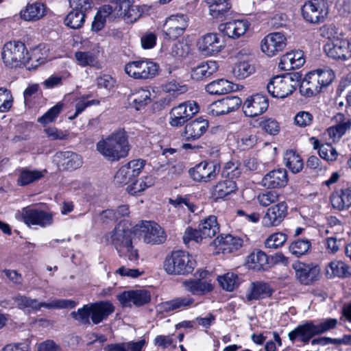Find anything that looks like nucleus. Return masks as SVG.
I'll return each instance as SVG.
<instances>
[{
    "label": "nucleus",
    "mask_w": 351,
    "mask_h": 351,
    "mask_svg": "<svg viewBox=\"0 0 351 351\" xmlns=\"http://www.w3.org/2000/svg\"><path fill=\"white\" fill-rule=\"evenodd\" d=\"M134 3L135 0H112V5L100 7L92 23V29L95 32L101 29L113 12L128 23L136 22L150 8L146 5H135Z\"/></svg>",
    "instance_id": "1"
},
{
    "label": "nucleus",
    "mask_w": 351,
    "mask_h": 351,
    "mask_svg": "<svg viewBox=\"0 0 351 351\" xmlns=\"http://www.w3.org/2000/svg\"><path fill=\"white\" fill-rule=\"evenodd\" d=\"M130 146L125 131L118 130L101 138L96 144L97 151L108 160L119 161L125 158Z\"/></svg>",
    "instance_id": "2"
},
{
    "label": "nucleus",
    "mask_w": 351,
    "mask_h": 351,
    "mask_svg": "<svg viewBox=\"0 0 351 351\" xmlns=\"http://www.w3.org/2000/svg\"><path fill=\"white\" fill-rule=\"evenodd\" d=\"M132 235L131 229L123 221L118 223L110 233L106 235V240L116 247L121 257L134 261L138 258V254L132 245Z\"/></svg>",
    "instance_id": "3"
},
{
    "label": "nucleus",
    "mask_w": 351,
    "mask_h": 351,
    "mask_svg": "<svg viewBox=\"0 0 351 351\" xmlns=\"http://www.w3.org/2000/svg\"><path fill=\"white\" fill-rule=\"evenodd\" d=\"M335 77V73L328 67L311 71L305 75L301 82L300 93L306 97L315 95L324 88L328 86Z\"/></svg>",
    "instance_id": "4"
},
{
    "label": "nucleus",
    "mask_w": 351,
    "mask_h": 351,
    "mask_svg": "<svg viewBox=\"0 0 351 351\" xmlns=\"http://www.w3.org/2000/svg\"><path fill=\"white\" fill-rule=\"evenodd\" d=\"M300 80L301 75L298 72L285 73L272 77L267 88L274 97L283 99L295 90Z\"/></svg>",
    "instance_id": "5"
},
{
    "label": "nucleus",
    "mask_w": 351,
    "mask_h": 351,
    "mask_svg": "<svg viewBox=\"0 0 351 351\" xmlns=\"http://www.w3.org/2000/svg\"><path fill=\"white\" fill-rule=\"evenodd\" d=\"M195 265V261L189 253L177 250L166 257L163 267L169 274L184 275L191 273Z\"/></svg>",
    "instance_id": "6"
},
{
    "label": "nucleus",
    "mask_w": 351,
    "mask_h": 351,
    "mask_svg": "<svg viewBox=\"0 0 351 351\" xmlns=\"http://www.w3.org/2000/svg\"><path fill=\"white\" fill-rule=\"evenodd\" d=\"M27 47L19 40L6 42L1 48V60L6 67L21 68L27 66Z\"/></svg>",
    "instance_id": "7"
},
{
    "label": "nucleus",
    "mask_w": 351,
    "mask_h": 351,
    "mask_svg": "<svg viewBox=\"0 0 351 351\" xmlns=\"http://www.w3.org/2000/svg\"><path fill=\"white\" fill-rule=\"evenodd\" d=\"M336 28L334 25L326 27L329 40L325 44L324 49L326 55L336 60L345 61L351 58V43L345 38L333 35Z\"/></svg>",
    "instance_id": "8"
},
{
    "label": "nucleus",
    "mask_w": 351,
    "mask_h": 351,
    "mask_svg": "<svg viewBox=\"0 0 351 351\" xmlns=\"http://www.w3.org/2000/svg\"><path fill=\"white\" fill-rule=\"evenodd\" d=\"M219 232V225L214 215L201 220L197 229L187 228L183 236V241L188 243L191 241L196 243L202 242L204 239H211Z\"/></svg>",
    "instance_id": "9"
},
{
    "label": "nucleus",
    "mask_w": 351,
    "mask_h": 351,
    "mask_svg": "<svg viewBox=\"0 0 351 351\" xmlns=\"http://www.w3.org/2000/svg\"><path fill=\"white\" fill-rule=\"evenodd\" d=\"M16 306L23 310L37 311L42 307L46 308H73L77 302L72 300H56L51 302H41L25 295H17L14 298Z\"/></svg>",
    "instance_id": "10"
},
{
    "label": "nucleus",
    "mask_w": 351,
    "mask_h": 351,
    "mask_svg": "<svg viewBox=\"0 0 351 351\" xmlns=\"http://www.w3.org/2000/svg\"><path fill=\"white\" fill-rule=\"evenodd\" d=\"M16 217L23 221L27 226H38L41 228H46L52 225L53 222V215L42 209L27 206L16 215Z\"/></svg>",
    "instance_id": "11"
},
{
    "label": "nucleus",
    "mask_w": 351,
    "mask_h": 351,
    "mask_svg": "<svg viewBox=\"0 0 351 351\" xmlns=\"http://www.w3.org/2000/svg\"><path fill=\"white\" fill-rule=\"evenodd\" d=\"M125 72L136 80H147L154 77L159 71V66L149 60L131 61L125 65Z\"/></svg>",
    "instance_id": "12"
},
{
    "label": "nucleus",
    "mask_w": 351,
    "mask_h": 351,
    "mask_svg": "<svg viewBox=\"0 0 351 351\" xmlns=\"http://www.w3.org/2000/svg\"><path fill=\"white\" fill-rule=\"evenodd\" d=\"M303 19L312 24L324 23L328 15V5L326 0H308L301 8Z\"/></svg>",
    "instance_id": "13"
},
{
    "label": "nucleus",
    "mask_w": 351,
    "mask_h": 351,
    "mask_svg": "<svg viewBox=\"0 0 351 351\" xmlns=\"http://www.w3.org/2000/svg\"><path fill=\"white\" fill-rule=\"evenodd\" d=\"M134 231L148 244H161L167 239L162 227L154 221H142L134 226Z\"/></svg>",
    "instance_id": "14"
},
{
    "label": "nucleus",
    "mask_w": 351,
    "mask_h": 351,
    "mask_svg": "<svg viewBox=\"0 0 351 351\" xmlns=\"http://www.w3.org/2000/svg\"><path fill=\"white\" fill-rule=\"evenodd\" d=\"M199 112V106L194 101H187L171 108L169 123L172 127H180Z\"/></svg>",
    "instance_id": "15"
},
{
    "label": "nucleus",
    "mask_w": 351,
    "mask_h": 351,
    "mask_svg": "<svg viewBox=\"0 0 351 351\" xmlns=\"http://www.w3.org/2000/svg\"><path fill=\"white\" fill-rule=\"evenodd\" d=\"M226 47V42L222 36L216 32L203 35L197 42V48L201 53L212 56L219 53Z\"/></svg>",
    "instance_id": "16"
},
{
    "label": "nucleus",
    "mask_w": 351,
    "mask_h": 351,
    "mask_svg": "<svg viewBox=\"0 0 351 351\" xmlns=\"http://www.w3.org/2000/svg\"><path fill=\"white\" fill-rule=\"evenodd\" d=\"M145 165V160L137 159L121 166L114 175V183L122 186L133 182L142 172Z\"/></svg>",
    "instance_id": "17"
},
{
    "label": "nucleus",
    "mask_w": 351,
    "mask_h": 351,
    "mask_svg": "<svg viewBox=\"0 0 351 351\" xmlns=\"http://www.w3.org/2000/svg\"><path fill=\"white\" fill-rule=\"evenodd\" d=\"M220 171L219 164L213 161L204 160L189 170L190 177L198 182H208L215 180Z\"/></svg>",
    "instance_id": "18"
},
{
    "label": "nucleus",
    "mask_w": 351,
    "mask_h": 351,
    "mask_svg": "<svg viewBox=\"0 0 351 351\" xmlns=\"http://www.w3.org/2000/svg\"><path fill=\"white\" fill-rule=\"evenodd\" d=\"M189 19L186 14H176L169 16L163 25L165 38L175 40L181 36L189 25Z\"/></svg>",
    "instance_id": "19"
},
{
    "label": "nucleus",
    "mask_w": 351,
    "mask_h": 351,
    "mask_svg": "<svg viewBox=\"0 0 351 351\" xmlns=\"http://www.w3.org/2000/svg\"><path fill=\"white\" fill-rule=\"evenodd\" d=\"M117 300L123 307H140L151 301L150 292L146 289L124 291L117 295Z\"/></svg>",
    "instance_id": "20"
},
{
    "label": "nucleus",
    "mask_w": 351,
    "mask_h": 351,
    "mask_svg": "<svg viewBox=\"0 0 351 351\" xmlns=\"http://www.w3.org/2000/svg\"><path fill=\"white\" fill-rule=\"evenodd\" d=\"M288 214V206L285 201L278 202L268 208L262 217L264 227L270 228L279 226Z\"/></svg>",
    "instance_id": "21"
},
{
    "label": "nucleus",
    "mask_w": 351,
    "mask_h": 351,
    "mask_svg": "<svg viewBox=\"0 0 351 351\" xmlns=\"http://www.w3.org/2000/svg\"><path fill=\"white\" fill-rule=\"evenodd\" d=\"M287 38L280 32L270 33L261 42V51L267 56L273 57L286 47Z\"/></svg>",
    "instance_id": "22"
},
{
    "label": "nucleus",
    "mask_w": 351,
    "mask_h": 351,
    "mask_svg": "<svg viewBox=\"0 0 351 351\" xmlns=\"http://www.w3.org/2000/svg\"><path fill=\"white\" fill-rule=\"evenodd\" d=\"M269 101L266 95L255 94L248 97L242 108L245 116L255 117L264 113L268 108Z\"/></svg>",
    "instance_id": "23"
},
{
    "label": "nucleus",
    "mask_w": 351,
    "mask_h": 351,
    "mask_svg": "<svg viewBox=\"0 0 351 351\" xmlns=\"http://www.w3.org/2000/svg\"><path fill=\"white\" fill-rule=\"evenodd\" d=\"M292 267L295 270L296 278L302 284L309 285L319 278L320 268L317 265L297 262L293 264Z\"/></svg>",
    "instance_id": "24"
},
{
    "label": "nucleus",
    "mask_w": 351,
    "mask_h": 351,
    "mask_svg": "<svg viewBox=\"0 0 351 351\" xmlns=\"http://www.w3.org/2000/svg\"><path fill=\"white\" fill-rule=\"evenodd\" d=\"M209 123L207 119L198 117L186 123L181 133V136L187 141L199 139L208 130Z\"/></svg>",
    "instance_id": "25"
},
{
    "label": "nucleus",
    "mask_w": 351,
    "mask_h": 351,
    "mask_svg": "<svg viewBox=\"0 0 351 351\" xmlns=\"http://www.w3.org/2000/svg\"><path fill=\"white\" fill-rule=\"evenodd\" d=\"M317 335L315 324L313 321H307L297 326L288 333L289 339L293 343L299 341L304 345L309 343L310 340Z\"/></svg>",
    "instance_id": "26"
},
{
    "label": "nucleus",
    "mask_w": 351,
    "mask_h": 351,
    "mask_svg": "<svg viewBox=\"0 0 351 351\" xmlns=\"http://www.w3.org/2000/svg\"><path fill=\"white\" fill-rule=\"evenodd\" d=\"M287 183V171L283 168L269 171L264 176L261 182L262 186L271 189L284 188Z\"/></svg>",
    "instance_id": "27"
},
{
    "label": "nucleus",
    "mask_w": 351,
    "mask_h": 351,
    "mask_svg": "<svg viewBox=\"0 0 351 351\" xmlns=\"http://www.w3.org/2000/svg\"><path fill=\"white\" fill-rule=\"evenodd\" d=\"M335 124L326 130V134L333 142L339 141V139L351 128V119H347L343 113H337L332 117Z\"/></svg>",
    "instance_id": "28"
},
{
    "label": "nucleus",
    "mask_w": 351,
    "mask_h": 351,
    "mask_svg": "<svg viewBox=\"0 0 351 351\" xmlns=\"http://www.w3.org/2000/svg\"><path fill=\"white\" fill-rule=\"evenodd\" d=\"M47 5L40 2L36 1L27 3L19 12L20 18L27 22H36L42 19L47 14Z\"/></svg>",
    "instance_id": "29"
},
{
    "label": "nucleus",
    "mask_w": 351,
    "mask_h": 351,
    "mask_svg": "<svg viewBox=\"0 0 351 351\" xmlns=\"http://www.w3.org/2000/svg\"><path fill=\"white\" fill-rule=\"evenodd\" d=\"M249 27L250 23L247 20H232L220 24L218 29L228 37L238 39L245 34Z\"/></svg>",
    "instance_id": "30"
},
{
    "label": "nucleus",
    "mask_w": 351,
    "mask_h": 351,
    "mask_svg": "<svg viewBox=\"0 0 351 351\" xmlns=\"http://www.w3.org/2000/svg\"><path fill=\"white\" fill-rule=\"evenodd\" d=\"M304 62V52L302 50H294L287 52L281 57L278 67L281 70L291 71L299 69Z\"/></svg>",
    "instance_id": "31"
},
{
    "label": "nucleus",
    "mask_w": 351,
    "mask_h": 351,
    "mask_svg": "<svg viewBox=\"0 0 351 351\" xmlns=\"http://www.w3.org/2000/svg\"><path fill=\"white\" fill-rule=\"evenodd\" d=\"M90 319L93 324H98L114 311L113 304L108 301L90 304Z\"/></svg>",
    "instance_id": "32"
},
{
    "label": "nucleus",
    "mask_w": 351,
    "mask_h": 351,
    "mask_svg": "<svg viewBox=\"0 0 351 351\" xmlns=\"http://www.w3.org/2000/svg\"><path fill=\"white\" fill-rule=\"evenodd\" d=\"M55 161L60 167L67 170L76 169L82 165V157L71 152H62L56 153Z\"/></svg>",
    "instance_id": "33"
},
{
    "label": "nucleus",
    "mask_w": 351,
    "mask_h": 351,
    "mask_svg": "<svg viewBox=\"0 0 351 351\" xmlns=\"http://www.w3.org/2000/svg\"><path fill=\"white\" fill-rule=\"evenodd\" d=\"M213 243L223 253H232L243 245V240L241 238L231 234L217 237Z\"/></svg>",
    "instance_id": "34"
},
{
    "label": "nucleus",
    "mask_w": 351,
    "mask_h": 351,
    "mask_svg": "<svg viewBox=\"0 0 351 351\" xmlns=\"http://www.w3.org/2000/svg\"><path fill=\"white\" fill-rule=\"evenodd\" d=\"M325 274L328 278H348L351 276V268L342 261L335 259L326 267Z\"/></svg>",
    "instance_id": "35"
},
{
    "label": "nucleus",
    "mask_w": 351,
    "mask_h": 351,
    "mask_svg": "<svg viewBox=\"0 0 351 351\" xmlns=\"http://www.w3.org/2000/svg\"><path fill=\"white\" fill-rule=\"evenodd\" d=\"M185 290L194 295H204L213 289L210 280L205 279L188 280L182 283Z\"/></svg>",
    "instance_id": "36"
},
{
    "label": "nucleus",
    "mask_w": 351,
    "mask_h": 351,
    "mask_svg": "<svg viewBox=\"0 0 351 351\" xmlns=\"http://www.w3.org/2000/svg\"><path fill=\"white\" fill-rule=\"evenodd\" d=\"M330 199L335 209L343 210L348 208L351 206V186L333 192Z\"/></svg>",
    "instance_id": "37"
},
{
    "label": "nucleus",
    "mask_w": 351,
    "mask_h": 351,
    "mask_svg": "<svg viewBox=\"0 0 351 351\" xmlns=\"http://www.w3.org/2000/svg\"><path fill=\"white\" fill-rule=\"evenodd\" d=\"M47 55V49L44 45L40 44L29 51L27 49V67H37L45 62Z\"/></svg>",
    "instance_id": "38"
},
{
    "label": "nucleus",
    "mask_w": 351,
    "mask_h": 351,
    "mask_svg": "<svg viewBox=\"0 0 351 351\" xmlns=\"http://www.w3.org/2000/svg\"><path fill=\"white\" fill-rule=\"evenodd\" d=\"M219 65L216 61L208 60L202 62L191 71V77L195 80L208 77L217 71Z\"/></svg>",
    "instance_id": "39"
},
{
    "label": "nucleus",
    "mask_w": 351,
    "mask_h": 351,
    "mask_svg": "<svg viewBox=\"0 0 351 351\" xmlns=\"http://www.w3.org/2000/svg\"><path fill=\"white\" fill-rule=\"evenodd\" d=\"M194 299L191 296L176 298L173 300L162 302L160 308L164 312L187 308L193 305Z\"/></svg>",
    "instance_id": "40"
},
{
    "label": "nucleus",
    "mask_w": 351,
    "mask_h": 351,
    "mask_svg": "<svg viewBox=\"0 0 351 351\" xmlns=\"http://www.w3.org/2000/svg\"><path fill=\"white\" fill-rule=\"evenodd\" d=\"M46 170L29 169L23 168L19 170L16 183L19 186H26L42 179Z\"/></svg>",
    "instance_id": "41"
},
{
    "label": "nucleus",
    "mask_w": 351,
    "mask_h": 351,
    "mask_svg": "<svg viewBox=\"0 0 351 351\" xmlns=\"http://www.w3.org/2000/svg\"><path fill=\"white\" fill-rule=\"evenodd\" d=\"M272 294L270 286L263 282H252L246 293L247 300H259L269 297Z\"/></svg>",
    "instance_id": "42"
},
{
    "label": "nucleus",
    "mask_w": 351,
    "mask_h": 351,
    "mask_svg": "<svg viewBox=\"0 0 351 351\" xmlns=\"http://www.w3.org/2000/svg\"><path fill=\"white\" fill-rule=\"evenodd\" d=\"M206 91L210 95H225L234 90V84L225 79H218L208 84Z\"/></svg>",
    "instance_id": "43"
},
{
    "label": "nucleus",
    "mask_w": 351,
    "mask_h": 351,
    "mask_svg": "<svg viewBox=\"0 0 351 351\" xmlns=\"http://www.w3.org/2000/svg\"><path fill=\"white\" fill-rule=\"evenodd\" d=\"M268 264L267 254L261 250H254L247 258L246 265L249 269L260 271L265 269Z\"/></svg>",
    "instance_id": "44"
},
{
    "label": "nucleus",
    "mask_w": 351,
    "mask_h": 351,
    "mask_svg": "<svg viewBox=\"0 0 351 351\" xmlns=\"http://www.w3.org/2000/svg\"><path fill=\"white\" fill-rule=\"evenodd\" d=\"M209 8L210 15L216 19L221 18L230 9L228 0H204Z\"/></svg>",
    "instance_id": "45"
},
{
    "label": "nucleus",
    "mask_w": 351,
    "mask_h": 351,
    "mask_svg": "<svg viewBox=\"0 0 351 351\" xmlns=\"http://www.w3.org/2000/svg\"><path fill=\"white\" fill-rule=\"evenodd\" d=\"M284 163L293 173L300 172L303 168V162L300 156L293 150H287L284 154Z\"/></svg>",
    "instance_id": "46"
},
{
    "label": "nucleus",
    "mask_w": 351,
    "mask_h": 351,
    "mask_svg": "<svg viewBox=\"0 0 351 351\" xmlns=\"http://www.w3.org/2000/svg\"><path fill=\"white\" fill-rule=\"evenodd\" d=\"M217 281L220 287L226 291H233L240 284L239 276L233 272H228L218 276Z\"/></svg>",
    "instance_id": "47"
},
{
    "label": "nucleus",
    "mask_w": 351,
    "mask_h": 351,
    "mask_svg": "<svg viewBox=\"0 0 351 351\" xmlns=\"http://www.w3.org/2000/svg\"><path fill=\"white\" fill-rule=\"evenodd\" d=\"M86 14L82 11L71 10L64 18V23L71 29H77L83 27L86 21Z\"/></svg>",
    "instance_id": "48"
},
{
    "label": "nucleus",
    "mask_w": 351,
    "mask_h": 351,
    "mask_svg": "<svg viewBox=\"0 0 351 351\" xmlns=\"http://www.w3.org/2000/svg\"><path fill=\"white\" fill-rule=\"evenodd\" d=\"M154 179L152 176L142 177L139 180H133L127 187L128 192L131 195H137L154 185Z\"/></svg>",
    "instance_id": "49"
},
{
    "label": "nucleus",
    "mask_w": 351,
    "mask_h": 351,
    "mask_svg": "<svg viewBox=\"0 0 351 351\" xmlns=\"http://www.w3.org/2000/svg\"><path fill=\"white\" fill-rule=\"evenodd\" d=\"M255 71V67L252 61L248 58L246 60H241L237 62L234 69L233 74L238 79H243Z\"/></svg>",
    "instance_id": "50"
},
{
    "label": "nucleus",
    "mask_w": 351,
    "mask_h": 351,
    "mask_svg": "<svg viewBox=\"0 0 351 351\" xmlns=\"http://www.w3.org/2000/svg\"><path fill=\"white\" fill-rule=\"evenodd\" d=\"M152 93L147 88H140L133 93V104L136 110H140L151 102Z\"/></svg>",
    "instance_id": "51"
},
{
    "label": "nucleus",
    "mask_w": 351,
    "mask_h": 351,
    "mask_svg": "<svg viewBox=\"0 0 351 351\" xmlns=\"http://www.w3.org/2000/svg\"><path fill=\"white\" fill-rule=\"evenodd\" d=\"M280 193L275 190L265 191L256 196L257 202L262 207H267L278 202Z\"/></svg>",
    "instance_id": "52"
},
{
    "label": "nucleus",
    "mask_w": 351,
    "mask_h": 351,
    "mask_svg": "<svg viewBox=\"0 0 351 351\" xmlns=\"http://www.w3.org/2000/svg\"><path fill=\"white\" fill-rule=\"evenodd\" d=\"M236 182L232 180L219 182L215 187V193L219 198H223L236 191Z\"/></svg>",
    "instance_id": "53"
},
{
    "label": "nucleus",
    "mask_w": 351,
    "mask_h": 351,
    "mask_svg": "<svg viewBox=\"0 0 351 351\" xmlns=\"http://www.w3.org/2000/svg\"><path fill=\"white\" fill-rule=\"evenodd\" d=\"M311 246V243L309 240L304 239H298L289 245V250L295 257H300L308 252Z\"/></svg>",
    "instance_id": "54"
},
{
    "label": "nucleus",
    "mask_w": 351,
    "mask_h": 351,
    "mask_svg": "<svg viewBox=\"0 0 351 351\" xmlns=\"http://www.w3.org/2000/svg\"><path fill=\"white\" fill-rule=\"evenodd\" d=\"M75 58L81 66H96L98 63L96 55L91 51H77Z\"/></svg>",
    "instance_id": "55"
},
{
    "label": "nucleus",
    "mask_w": 351,
    "mask_h": 351,
    "mask_svg": "<svg viewBox=\"0 0 351 351\" xmlns=\"http://www.w3.org/2000/svg\"><path fill=\"white\" fill-rule=\"evenodd\" d=\"M241 173V164L237 160H231L227 162L222 171L224 177L228 178L230 180L237 178Z\"/></svg>",
    "instance_id": "56"
},
{
    "label": "nucleus",
    "mask_w": 351,
    "mask_h": 351,
    "mask_svg": "<svg viewBox=\"0 0 351 351\" xmlns=\"http://www.w3.org/2000/svg\"><path fill=\"white\" fill-rule=\"evenodd\" d=\"M63 104L60 102L58 103L48 110L43 116L39 117L38 121L43 125H47L53 122L61 112Z\"/></svg>",
    "instance_id": "57"
},
{
    "label": "nucleus",
    "mask_w": 351,
    "mask_h": 351,
    "mask_svg": "<svg viewBox=\"0 0 351 351\" xmlns=\"http://www.w3.org/2000/svg\"><path fill=\"white\" fill-rule=\"evenodd\" d=\"M14 98L10 90L0 88V113L8 112L13 105Z\"/></svg>",
    "instance_id": "58"
},
{
    "label": "nucleus",
    "mask_w": 351,
    "mask_h": 351,
    "mask_svg": "<svg viewBox=\"0 0 351 351\" xmlns=\"http://www.w3.org/2000/svg\"><path fill=\"white\" fill-rule=\"evenodd\" d=\"M287 240V236L282 232H275L271 234L265 241L267 248H278L284 245Z\"/></svg>",
    "instance_id": "59"
},
{
    "label": "nucleus",
    "mask_w": 351,
    "mask_h": 351,
    "mask_svg": "<svg viewBox=\"0 0 351 351\" xmlns=\"http://www.w3.org/2000/svg\"><path fill=\"white\" fill-rule=\"evenodd\" d=\"M318 153L322 158L328 162L335 161L339 156L336 149L329 143L322 144Z\"/></svg>",
    "instance_id": "60"
},
{
    "label": "nucleus",
    "mask_w": 351,
    "mask_h": 351,
    "mask_svg": "<svg viewBox=\"0 0 351 351\" xmlns=\"http://www.w3.org/2000/svg\"><path fill=\"white\" fill-rule=\"evenodd\" d=\"M169 202L177 208H184L186 207L192 213H195L197 210V206L191 202L186 196H178L175 199H169Z\"/></svg>",
    "instance_id": "61"
},
{
    "label": "nucleus",
    "mask_w": 351,
    "mask_h": 351,
    "mask_svg": "<svg viewBox=\"0 0 351 351\" xmlns=\"http://www.w3.org/2000/svg\"><path fill=\"white\" fill-rule=\"evenodd\" d=\"M154 343L156 346L160 347L162 349H166L169 347H176V339L173 334L163 335H157L154 340Z\"/></svg>",
    "instance_id": "62"
},
{
    "label": "nucleus",
    "mask_w": 351,
    "mask_h": 351,
    "mask_svg": "<svg viewBox=\"0 0 351 351\" xmlns=\"http://www.w3.org/2000/svg\"><path fill=\"white\" fill-rule=\"evenodd\" d=\"M258 142V137L253 132H248L244 134L238 140V147L242 150H247L252 148Z\"/></svg>",
    "instance_id": "63"
},
{
    "label": "nucleus",
    "mask_w": 351,
    "mask_h": 351,
    "mask_svg": "<svg viewBox=\"0 0 351 351\" xmlns=\"http://www.w3.org/2000/svg\"><path fill=\"white\" fill-rule=\"evenodd\" d=\"M71 315L75 320L82 324H90L89 318H90V304L84 305L83 307L79 308L77 311H73Z\"/></svg>",
    "instance_id": "64"
}]
</instances>
